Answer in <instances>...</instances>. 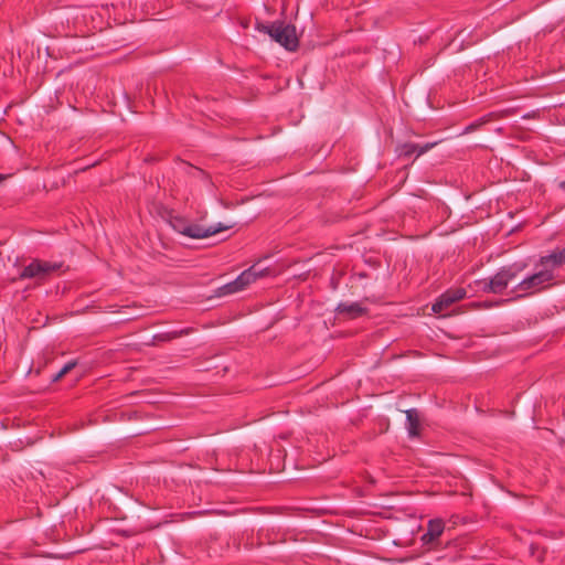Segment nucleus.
Returning a JSON list of instances; mask_svg holds the SVG:
<instances>
[{
	"label": "nucleus",
	"mask_w": 565,
	"mask_h": 565,
	"mask_svg": "<svg viewBox=\"0 0 565 565\" xmlns=\"http://www.w3.org/2000/svg\"><path fill=\"white\" fill-rule=\"evenodd\" d=\"M525 268L524 263L502 266L492 277L478 280L476 284L482 292L501 295Z\"/></svg>",
	"instance_id": "obj_1"
},
{
	"label": "nucleus",
	"mask_w": 565,
	"mask_h": 565,
	"mask_svg": "<svg viewBox=\"0 0 565 565\" xmlns=\"http://www.w3.org/2000/svg\"><path fill=\"white\" fill-rule=\"evenodd\" d=\"M256 29L268 34L274 41L288 51H296L299 45L296 28L285 22H273L270 24L257 23Z\"/></svg>",
	"instance_id": "obj_2"
},
{
	"label": "nucleus",
	"mask_w": 565,
	"mask_h": 565,
	"mask_svg": "<svg viewBox=\"0 0 565 565\" xmlns=\"http://www.w3.org/2000/svg\"><path fill=\"white\" fill-rule=\"evenodd\" d=\"M554 279V274H551L550 270L541 267L540 270L532 275H529L527 277L523 278L518 285H515L512 289V292L515 294L516 299L525 296H531L552 286Z\"/></svg>",
	"instance_id": "obj_3"
},
{
	"label": "nucleus",
	"mask_w": 565,
	"mask_h": 565,
	"mask_svg": "<svg viewBox=\"0 0 565 565\" xmlns=\"http://www.w3.org/2000/svg\"><path fill=\"white\" fill-rule=\"evenodd\" d=\"M62 263H51L41 259H33L19 275V279L46 280L53 273L62 268Z\"/></svg>",
	"instance_id": "obj_4"
},
{
	"label": "nucleus",
	"mask_w": 565,
	"mask_h": 565,
	"mask_svg": "<svg viewBox=\"0 0 565 565\" xmlns=\"http://www.w3.org/2000/svg\"><path fill=\"white\" fill-rule=\"evenodd\" d=\"M233 225H224L222 223H218L216 225H211L209 227H204L200 224H195V223H191L189 222V224L186 225V230L184 232V236H188L190 238H206V237H210L212 235H215L222 231H225V230H228V228H232Z\"/></svg>",
	"instance_id": "obj_5"
},
{
	"label": "nucleus",
	"mask_w": 565,
	"mask_h": 565,
	"mask_svg": "<svg viewBox=\"0 0 565 565\" xmlns=\"http://www.w3.org/2000/svg\"><path fill=\"white\" fill-rule=\"evenodd\" d=\"M466 297V290L462 288L449 289L445 291L433 305V311L436 313H443L446 311L451 305L457 301H460Z\"/></svg>",
	"instance_id": "obj_6"
},
{
	"label": "nucleus",
	"mask_w": 565,
	"mask_h": 565,
	"mask_svg": "<svg viewBox=\"0 0 565 565\" xmlns=\"http://www.w3.org/2000/svg\"><path fill=\"white\" fill-rule=\"evenodd\" d=\"M565 265V247L562 249H555L545 256H541L537 266L547 269L551 274L558 267Z\"/></svg>",
	"instance_id": "obj_7"
},
{
	"label": "nucleus",
	"mask_w": 565,
	"mask_h": 565,
	"mask_svg": "<svg viewBox=\"0 0 565 565\" xmlns=\"http://www.w3.org/2000/svg\"><path fill=\"white\" fill-rule=\"evenodd\" d=\"M445 530V523L441 519L429 520L427 524V531L422 535L420 541L424 545H431Z\"/></svg>",
	"instance_id": "obj_8"
},
{
	"label": "nucleus",
	"mask_w": 565,
	"mask_h": 565,
	"mask_svg": "<svg viewBox=\"0 0 565 565\" xmlns=\"http://www.w3.org/2000/svg\"><path fill=\"white\" fill-rule=\"evenodd\" d=\"M269 275V268H263L259 266V263L252 265L248 269L244 270L237 278L238 282L242 284L244 289L256 281V279L265 277Z\"/></svg>",
	"instance_id": "obj_9"
},
{
	"label": "nucleus",
	"mask_w": 565,
	"mask_h": 565,
	"mask_svg": "<svg viewBox=\"0 0 565 565\" xmlns=\"http://www.w3.org/2000/svg\"><path fill=\"white\" fill-rule=\"evenodd\" d=\"M436 145L437 143H425L423 147L418 148L417 143H397L395 152L399 158H409L414 153H416V157H419Z\"/></svg>",
	"instance_id": "obj_10"
},
{
	"label": "nucleus",
	"mask_w": 565,
	"mask_h": 565,
	"mask_svg": "<svg viewBox=\"0 0 565 565\" xmlns=\"http://www.w3.org/2000/svg\"><path fill=\"white\" fill-rule=\"evenodd\" d=\"M335 311L339 315H345L350 319H355L367 313V308L362 307L359 302H340Z\"/></svg>",
	"instance_id": "obj_11"
},
{
	"label": "nucleus",
	"mask_w": 565,
	"mask_h": 565,
	"mask_svg": "<svg viewBox=\"0 0 565 565\" xmlns=\"http://www.w3.org/2000/svg\"><path fill=\"white\" fill-rule=\"evenodd\" d=\"M406 414V428L411 437L419 435L420 419L416 408H411L405 412Z\"/></svg>",
	"instance_id": "obj_12"
},
{
	"label": "nucleus",
	"mask_w": 565,
	"mask_h": 565,
	"mask_svg": "<svg viewBox=\"0 0 565 565\" xmlns=\"http://www.w3.org/2000/svg\"><path fill=\"white\" fill-rule=\"evenodd\" d=\"M189 334V329H182L180 331H171V332H163L153 335L152 338V344H156L158 342H166L171 341L173 339L180 338L182 335Z\"/></svg>",
	"instance_id": "obj_13"
},
{
	"label": "nucleus",
	"mask_w": 565,
	"mask_h": 565,
	"mask_svg": "<svg viewBox=\"0 0 565 565\" xmlns=\"http://www.w3.org/2000/svg\"><path fill=\"white\" fill-rule=\"evenodd\" d=\"M242 290H244V287L242 286L241 282H238V278H236L235 280L220 287L217 290V295L226 296V295H232V294H235V292H238Z\"/></svg>",
	"instance_id": "obj_14"
},
{
	"label": "nucleus",
	"mask_w": 565,
	"mask_h": 565,
	"mask_svg": "<svg viewBox=\"0 0 565 565\" xmlns=\"http://www.w3.org/2000/svg\"><path fill=\"white\" fill-rule=\"evenodd\" d=\"M189 222L190 221H188L185 217H182L179 215H172V216H170V220H169L171 227L175 232H178L182 235H184V232L186 230V225L189 224Z\"/></svg>",
	"instance_id": "obj_15"
},
{
	"label": "nucleus",
	"mask_w": 565,
	"mask_h": 565,
	"mask_svg": "<svg viewBox=\"0 0 565 565\" xmlns=\"http://www.w3.org/2000/svg\"><path fill=\"white\" fill-rule=\"evenodd\" d=\"M76 361L67 362L55 375H53L52 380L54 382L61 380L65 374L73 370L76 366Z\"/></svg>",
	"instance_id": "obj_16"
},
{
	"label": "nucleus",
	"mask_w": 565,
	"mask_h": 565,
	"mask_svg": "<svg viewBox=\"0 0 565 565\" xmlns=\"http://www.w3.org/2000/svg\"><path fill=\"white\" fill-rule=\"evenodd\" d=\"M482 125H483V124H480V122H478V124H472V125H470V126H468V127L466 128V131L475 130L476 128H478V127H480V126H482Z\"/></svg>",
	"instance_id": "obj_17"
},
{
	"label": "nucleus",
	"mask_w": 565,
	"mask_h": 565,
	"mask_svg": "<svg viewBox=\"0 0 565 565\" xmlns=\"http://www.w3.org/2000/svg\"><path fill=\"white\" fill-rule=\"evenodd\" d=\"M3 179H4V178H3V175H2V174H0V182H1Z\"/></svg>",
	"instance_id": "obj_18"
}]
</instances>
